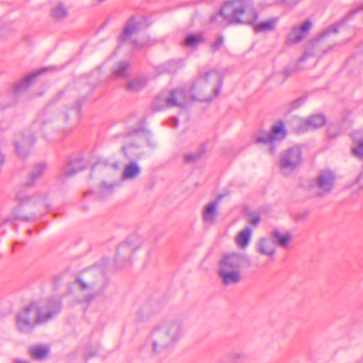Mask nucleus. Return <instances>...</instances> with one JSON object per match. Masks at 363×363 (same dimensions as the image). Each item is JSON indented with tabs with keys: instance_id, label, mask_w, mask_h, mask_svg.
Returning a JSON list of instances; mask_svg holds the SVG:
<instances>
[{
	"instance_id": "412c9836",
	"label": "nucleus",
	"mask_w": 363,
	"mask_h": 363,
	"mask_svg": "<svg viewBox=\"0 0 363 363\" xmlns=\"http://www.w3.org/2000/svg\"><path fill=\"white\" fill-rule=\"evenodd\" d=\"M354 147L352 152L354 155L363 158V132L358 130L352 134Z\"/></svg>"
},
{
	"instance_id": "9d476101",
	"label": "nucleus",
	"mask_w": 363,
	"mask_h": 363,
	"mask_svg": "<svg viewBox=\"0 0 363 363\" xmlns=\"http://www.w3.org/2000/svg\"><path fill=\"white\" fill-rule=\"evenodd\" d=\"M301 152L298 147H292L282 153L280 166L284 174L295 169L301 163Z\"/></svg>"
},
{
	"instance_id": "dca6fc26",
	"label": "nucleus",
	"mask_w": 363,
	"mask_h": 363,
	"mask_svg": "<svg viewBox=\"0 0 363 363\" xmlns=\"http://www.w3.org/2000/svg\"><path fill=\"white\" fill-rule=\"evenodd\" d=\"M33 140L30 136L19 135L16 141L15 146L17 154L21 157L26 155L31 149Z\"/></svg>"
},
{
	"instance_id": "2f4dec72",
	"label": "nucleus",
	"mask_w": 363,
	"mask_h": 363,
	"mask_svg": "<svg viewBox=\"0 0 363 363\" xmlns=\"http://www.w3.org/2000/svg\"><path fill=\"white\" fill-rule=\"evenodd\" d=\"M224 40L222 37H219L215 42L211 44V48L213 52L219 50L223 45Z\"/></svg>"
},
{
	"instance_id": "a19ab883",
	"label": "nucleus",
	"mask_w": 363,
	"mask_h": 363,
	"mask_svg": "<svg viewBox=\"0 0 363 363\" xmlns=\"http://www.w3.org/2000/svg\"><path fill=\"white\" fill-rule=\"evenodd\" d=\"M15 363H28V362L22 361V360H16Z\"/></svg>"
},
{
	"instance_id": "2eb2a0df",
	"label": "nucleus",
	"mask_w": 363,
	"mask_h": 363,
	"mask_svg": "<svg viewBox=\"0 0 363 363\" xmlns=\"http://www.w3.org/2000/svg\"><path fill=\"white\" fill-rule=\"evenodd\" d=\"M301 127L300 128L299 131H306L323 126L325 123V118L324 116L321 114H316L304 120H301Z\"/></svg>"
},
{
	"instance_id": "f3484780",
	"label": "nucleus",
	"mask_w": 363,
	"mask_h": 363,
	"mask_svg": "<svg viewBox=\"0 0 363 363\" xmlns=\"http://www.w3.org/2000/svg\"><path fill=\"white\" fill-rule=\"evenodd\" d=\"M252 235V230L249 227L240 231L235 238L236 246L240 250L246 249L250 245Z\"/></svg>"
},
{
	"instance_id": "7c9ffc66",
	"label": "nucleus",
	"mask_w": 363,
	"mask_h": 363,
	"mask_svg": "<svg viewBox=\"0 0 363 363\" xmlns=\"http://www.w3.org/2000/svg\"><path fill=\"white\" fill-rule=\"evenodd\" d=\"M309 60H313V55L308 52H306L297 61V67L298 69L306 68L303 63ZM315 63V60H313V65Z\"/></svg>"
},
{
	"instance_id": "f03ea898",
	"label": "nucleus",
	"mask_w": 363,
	"mask_h": 363,
	"mask_svg": "<svg viewBox=\"0 0 363 363\" xmlns=\"http://www.w3.org/2000/svg\"><path fill=\"white\" fill-rule=\"evenodd\" d=\"M185 334L184 323L177 318L160 320L152 325L146 339V346L152 355L174 349Z\"/></svg>"
},
{
	"instance_id": "a211bd4d",
	"label": "nucleus",
	"mask_w": 363,
	"mask_h": 363,
	"mask_svg": "<svg viewBox=\"0 0 363 363\" xmlns=\"http://www.w3.org/2000/svg\"><path fill=\"white\" fill-rule=\"evenodd\" d=\"M278 21L277 17H273L261 21L254 26V31L256 33L274 31L277 28Z\"/></svg>"
},
{
	"instance_id": "c9c22d12",
	"label": "nucleus",
	"mask_w": 363,
	"mask_h": 363,
	"mask_svg": "<svg viewBox=\"0 0 363 363\" xmlns=\"http://www.w3.org/2000/svg\"><path fill=\"white\" fill-rule=\"evenodd\" d=\"M132 147H133V145H128L125 146V147L123 148V150H124V151H125V154H126L127 155H134V153L131 152V149H132Z\"/></svg>"
},
{
	"instance_id": "6ab92c4d",
	"label": "nucleus",
	"mask_w": 363,
	"mask_h": 363,
	"mask_svg": "<svg viewBox=\"0 0 363 363\" xmlns=\"http://www.w3.org/2000/svg\"><path fill=\"white\" fill-rule=\"evenodd\" d=\"M271 238L274 240L275 245L277 244L284 249L287 248L292 240L291 234L282 233L278 230H274L272 232Z\"/></svg>"
},
{
	"instance_id": "6e6552de",
	"label": "nucleus",
	"mask_w": 363,
	"mask_h": 363,
	"mask_svg": "<svg viewBox=\"0 0 363 363\" xmlns=\"http://www.w3.org/2000/svg\"><path fill=\"white\" fill-rule=\"evenodd\" d=\"M139 247V242L134 243L132 240L121 244L117 249L114 260L116 267L125 269L130 267L133 254Z\"/></svg>"
},
{
	"instance_id": "b1692460",
	"label": "nucleus",
	"mask_w": 363,
	"mask_h": 363,
	"mask_svg": "<svg viewBox=\"0 0 363 363\" xmlns=\"http://www.w3.org/2000/svg\"><path fill=\"white\" fill-rule=\"evenodd\" d=\"M46 169V166L44 164H39L36 165L33 170L29 174L27 181L26 182L27 185H31L35 179L40 178Z\"/></svg>"
},
{
	"instance_id": "c85d7f7f",
	"label": "nucleus",
	"mask_w": 363,
	"mask_h": 363,
	"mask_svg": "<svg viewBox=\"0 0 363 363\" xmlns=\"http://www.w3.org/2000/svg\"><path fill=\"white\" fill-rule=\"evenodd\" d=\"M77 164L72 163L67 165L60 176V179L63 182L67 177H70L77 172L75 166Z\"/></svg>"
},
{
	"instance_id": "bb28decb",
	"label": "nucleus",
	"mask_w": 363,
	"mask_h": 363,
	"mask_svg": "<svg viewBox=\"0 0 363 363\" xmlns=\"http://www.w3.org/2000/svg\"><path fill=\"white\" fill-rule=\"evenodd\" d=\"M48 353V348L45 346H36L30 349L31 355L37 359H42Z\"/></svg>"
},
{
	"instance_id": "423d86ee",
	"label": "nucleus",
	"mask_w": 363,
	"mask_h": 363,
	"mask_svg": "<svg viewBox=\"0 0 363 363\" xmlns=\"http://www.w3.org/2000/svg\"><path fill=\"white\" fill-rule=\"evenodd\" d=\"M77 287L76 300L86 304H89L104 289V284L93 271L82 274L77 279Z\"/></svg>"
},
{
	"instance_id": "f8f14e48",
	"label": "nucleus",
	"mask_w": 363,
	"mask_h": 363,
	"mask_svg": "<svg viewBox=\"0 0 363 363\" xmlns=\"http://www.w3.org/2000/svg\"><path fill=\"white\" fill-rule=\"evenodd\" d=\"M336 176L330 169L320 170L315 179L318 194L322 196L329 193L334 187Z\"/></svg>"
},
{
	"instance_id": "9b49d317",
	"label": "nucleus",
	"mask_w": 363,
	"mask_h": 363,
	"mask_svg": "<svg viewBox=\"0 0 363 363\" xmlns=\"http://www.w3.org/2000/svg\"><path fill=\"white\" fill-rule=\"evenodd\" d=\"M139 27L140 23L138 21L133 18L130 19L127 23L119 40L121 41H130L135 48H142L147 45V42L138 36Z\"/></svg>"
},
{
	"instance_id": "4c0bfd02",
	"label": "nucleus",
	"mask_w": 363,
	"mask_h": 363,
	"mask_svg": "<svg viewBox=\"0 0 363 363\" xmlns=\"http://www.w3.org/2000/svg\"><path fill=\"white\" fill-rule=\"evenodd\" d=\"M186 159L188 161H194L196 160V156L194 155H188V156H186Z\"/></svg>"
},
{
	"instance_id": "c756f323",
	"label": "nucleus",
	"mask_w": 363,
	"mask_h": 363,
	"mask_svg": "<svg viewBox=\"0 0 363 363\" xmlns=\"http://www.w3.org/2000/svg\"><path fill=\"white\" fill-rule=\"evenodd\" d=\"M128 67V62H120L117 67L114 69V74L118 77H123L126 76L127 74V69Z\"/></svg>"
},
{
	"instance_id": "5701e85b",
	"label": "nucleus",
	"mask_w": 363,
	"mask_h": 363,
	"mask_svg": "<svg viewBox=\"0 0 363 363\" xmlns=\"http://www.w3.org/2000/svg\"><path fill=\"white\" fill-rule=\"evenodd\" d=\"M46 69H43L41 70L33 72L30 74L28 77L24 78L22 81H21L16 86L17 91H21L23 89H26L33 81L34 79L40 75L41 73L44 72Z\"/></svg>"
},
{
	"instance_id": "ddd939ff",
	"label": "nucleus",
	"mask_w": 363,
	"mask_h": 363,
	"mask_svg": "<svg viewBox=\"0 0 363 363\" xmlns=\"http://www.w3.org/2000/svg\"><path fill=\"white\" fill-rule=\"evenodd\" d=\"M255 251L264 257L272 258L277 252L276 245L271 237H263L259 238L255 245Z\"/></svg>"
},
{
	"instance_id": "1a4fd4ad",
	"label": "nucleus",
	"mask_w": 363,
	"mask_h": 363,
	"mask_svg": "<svg viewBox=\"0 0 363 363\" xmlns=\"http://www.w3.org/2000/svg\"><path fill=\"white\" fill-rule=\"evenodd\" d=\"M313 23L307 20L291 26L285 37V44L287 45H296L302 42L308 35Z\"/></svg>"
},
{
	"instance_id": "4468645a",
	"label": "nucleus",
	"mask_w": 363,
	"mask_h": 363,
	"mask_svg": "<svg viewBox=\"0 0 363 363\" xmlns=\"http://www.w3.org/2000/svg\"><path fill=\"white\" fill-rule=\"evenodd\" d=\"M219 201H214L206 203L202 210L201 218L206 226H211L216 223L218 216Z\"/></svg>"
},
{
	"instance_id": "20e7f679",
	"label": "nucleus",
	"mask_w": 363,
	"mask_h": 363,
	"mask_svg": "<svg viewBox=\"0 0 363 363\" xmlns=\"http://www.w3.org/2000/svg\"><path fill=\"white\" fill-rule=\"evenodd\" d=\"M247 261L246 255L230 252L222 255L217 263L216 275L225 287L235 286L242 280V268Z\"/></svg>"
},
{
	"instance_id": "cd10ccee",
	"label": "nucleus",
	"mask_w": 363,
	"mask_h": 363,
	"mask_svg": "<svg viewBox=\"0 0 363 363\" xmlns=\"http://www.w3.org/2000/svg\"><path fill=\"white\" fill-rule=\"evenodd\" d=\"M16 199L21 206H23V205H26L28 203H35L36 202L35 198L30 197L23 191L18 193V194L16 196Z\"/></svg>"
},
{
	"instance_id": "473e14b6",
	"label": "nucleus",
	"mask_w": 363,
	"mask_h": 363,
	"mask_svg": "<svg viewBox=\"0 0 363 363\" xmlns=\"http://www.w3.org/2000/svg\"><path fill=\"white\" fill-rule=\"evenodd\" d=\"M352 188L354 190L357 189H363V174H360L352 184Z\"/></svg>"
},
{
	"instance_id": "393cba45",
	"label": "nucleus",
	"mask_w": 363,
	"mask_h": 363,
	"mask_svg": "<svg viewBox=\"0 0 363 363\" xmlns=\"http://www.w3.org/2000/svg\"><path fill=\"white\" fill-rule=\"evenodd\" d=\"M146 84V81L142 78H135L128 82L126 89L130 92H135L142 89Z\"/></svg>"
},
{
	"instance_id": "72a5a7b5",
	"label": "nucleus",
	"mask_w": 363,
	"mask_h": 363,
	"mask_svg": "<svg viewBox=\"0 0 363 363\" xmlns=\"http://www.w3.org/2000/svg\"><path fill=\"white\" fill-rule=\"evenodd\" d=\"M260 221L259 216L257 214H252L249 217L248 223L252 225H257Z\"/></svg>"
},
{
	"instance_id": "58836bf2",
	"label": "nucleus",
	"mask_w": 363,
	"mask_h": 363,
	"mask_svg": "<svg viewBox=\"0 0 363 363\" xmlns=\"http://www.w3.org/2000/svg\"><path fill=\"white\" fill-rule=\"evenodd\" d=\"M272 4H281L284 3L286 0H272Z\"/></svg>"
},
{
	"instance_id": "ea45409f",
	"label": "nucleus",
	"mask_w": 363,
	"mask_h": 363,
	"mask_svg": "<svg viewBox=\"0 0 363 363\" xmlns=\"http://www.w3.org/2000/svg\"><path fill=\"white\" fill-rule=\"evenodd\" d=\"M330 32L336 33L337 30L335 27H332V28H330L326 33H328Z\"/></svg>"
},
{
	"instance_id": "f257e3e1",
	"label": "nucleus",
	"mask_w": 363,
	"mask_h": 363,
	"mask_svg": "<svg viewBox=\"0 0 363 363\" xmlns=\"http://www.w3.org/2000/svg\"><path fill=\"white\" fill-rule=\"evenodd\" d=\"M222 77L215 68H204L198 72L193 80L189 93L183 88L162 91L154 101L155 108L160 110L165 107H184L193 101H211L219 94Z\"/></svg>"
},
{
	"instance_id": "0eeeda50",
	"label": "nucleus",
	"mask_w": 363,
	"mask_h": 363,
	"mask_svg": "<svg viewBox=\"0 0 363 363\" xmlns=\"http://www.w3.org/2000/svg\"><path fill=\"white\" fill-rule=\"evenodd\" d=\"M286 135V130L282 122L274 124L270 132L260 131L254 135L255 142L267 147V151L274 154L276 143L282 140Z\"/></svg>"
},
{
	"instance_id": "f704fd0d",
	"label": "nucleus",
	"mask_w": 363,
	"mask_h": 363,
	"mask_svg": "<svg viewBox=\"0 0 363 363\" xmlns=\"http://www.w3.org/2000/svg\"><path fill=\"white\" fill-rule=\"evenodd\" d=\"M133 140H134V142H135L136 143H139V144H143L145 142V138L144 137H142L140 135H136L134 137Z\"/></svg>"
},
{
	"instance_id": "7ed1b4c3",
	"label": "nucleus",
	"mask_w": 363,
	"mask_h": 363,
	"mask_svg": "<svg viewBox=\"0 0 363 363\" xmlns=\"http://www.w3.org/2000/svg\"><path fill=\"white\" fill-rule=\"evenodd\" d=\"M60 309L58 301L33 303L23 308L16 316V327L21 333H29L33 328L52 319Z\"/></svg>"
},
{
	"instance_id": "39448f33",
	"label": "nucleus",
	"mask_w": 363,
	"mask_h": 363,
	"mask_svg": "<svg viewBox=\"0 0 363 363\" xmlns=\"http://www.w3.org/2000/svg\"><path fill=\"white\" fill-rule=\"evenodd\" d=\"M218 17L228 24L250 25L257 21L258 13L249 0H233L222 6L216 18Z\"/></svg>"
},
{
	"instance_id": "e433bc0d",
	"label": "nucleus",
	"mask_w": 363,
	"mask_h": 363,
	"mask_svg": "<svg viewBox=\"0 0 363 363\" xmlns=\"http://www.w3.org/2000/svg\"><path fill=\"white\" fill-rule=\"evenodd\" d=\"M52 113H47L44 116L43 118H42V121L43 122H47L48 121H50L52 116Z\"/></svg>"
},
{
	"instance_id": "aec40b11",
	"label": "nucleus",
	"mask_w": 363,
	"mask_h": 363,
	"mask_svg": "<svg viewBox=\"0 0 363 363\" xmlns=\"http://www.w3.org/2000/svg\"><path fill=\"white\" fill-rule=\"evenodd\" d=\"M141 172L139 164L135 162H131L124 167L122 174L123 180H133L138 177Z\"/></svg>"
},
{
	"instance_id": "a878e982",
	"label": "nucleus",
	"mask_w": 363,
	"mask_h": 363,
	"mask_svg": "<svg viewBox=\"0 0 363 363\" xmlns=\"http://www.w3.org/2000/svg\"><path fill=\"white\" fill-rule=\"evenodd\" d=\"M203 42L204 38L201 34L189 35L186 38L184 45L186 47L194 48Z\"/></svg>"
},
{
	"instance_id": "4be33fe9",
	"label": "nucleus",
	"mask_w": 363,
	"mask_h": 363,
	"mask_svg": "<svg viewBox=\"0 0 363 363\" xmlns=\"http://www.w3.org/2000/svg\"><path fill=\"white\" fill-rule=\"evenodd\" d=\"M69 14L68 8L62 3H57L52 6L50 12L52 18L61 21L65 18Z\"/></svg>"
}]
</instances>
